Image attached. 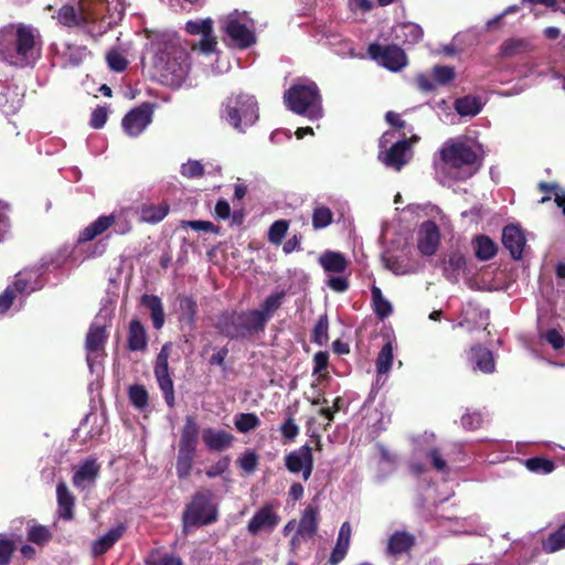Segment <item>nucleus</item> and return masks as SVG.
I'll return each mask as SVG.
<instances>
[{
	"mask_svg": "<svg viewBox=\"0 0 565 565\" xmlns=\"http://www.w3.org/2000/svg\"><path fill=\"white\" fill-rule=\"evenodd\" d=\"M532 50L530 41L525 39H509L500 47V55L503 57H513Z\"/></svg>",
	"mask_w": 565,
	"mask_h": 565,
	"instance_id": "obj_36",
	"label": "nucleus"
},
{
	"mask_svg": "<svg viewBox=\"0 0 565 565\" xmlns=\"http://www.w3.org/2000/svg\"><path fill=\"white\" fill-rule=\"evenodd\" d=\"M115 222V216L111 215H104L99 216L96 221H94L90 225L85 227L79 236V242H89L94 239L97 235H100L106 230H108Z\"/></svg>",
	"mask_w": 565,
	"mask_h": 565,
	"instance_id": "obj_29",
	"label": "nucleus"
},
{
	"mask_svg": "<svg viewBox=\"0 0 565 565\" xmlns=\"http://www.w3.org/2000/svg\"><path fill=\"white\" fill-rule=\"evenodd\" d=\"M121 0H77L76 6H63L57 20L65 26L78 28L90 36L104 34L121 17Z\"/></svg>",
	"mask_w": 565,
	"mask_h": 565,
	"instance_id": "obj_1",
	"label": "nucleus"
},
{
	"mask_svg": "<svg viewBox=\"0 0 565 565\" xmlns=\"http://www.w3.org/2000/svg\"><path fill=\"white\" fill-rule=\"evenodd\" d=\"M435 436L433 434H424L414 439L415 452L425 455L431 459V463L438 471L446 469V461L440 457L438 450L434 447Z\"/></svg>",
	"mask_w": 565,
	"mask_h": 565,
	"instance_id": "obj_22",
	"label": "nucleus"
},
{
	"mask_svg": "<svg viewBox=\"0 0 565 565\" xmlns=\"http://www.w3.org/2000/svg\"><path fill=\"white\" fill-rule=\"evenodd\" d=\"M279 521L280 518L274 507L271 504H265L249 520L247 531L252 535H257L262 532L270 533L278 525Z\"/></svg>",
	"mask_w": 565,
	"mask_h": 565,
	"instance_id": "obj_18",
	"label": "nucleus"
},
{
	"mask_svg": "<svg viewBox=\"0 0 565 565\" xmlns=\"http://www.w3.org/2000/svg\"><path fill=\"white\" fill-rule=\"evenodd\" d=\"M282 298H284V292L271 294L264 300L260 308L255 311L263 313V316L266 317V322H267L268 319L271 317L273 312L280 307Z\"/></svg>",
	"mask_w": 565,
	"mask_h": 565,
	"instance_id": "obj_45",
	"label": "nucleus"
},
{
	"mask_svg": "<svg viewBox=\"0 0 565 565\" xmlns=\"http://www.w3.org/2000/svg\"><path fill=\"white\" fill-rule=\"evenodd\" d=\"M351 526L349 522H344L339 531L335 547L331 554L330 562L337 564L343 559L350 545Z\"/></svg>",
	"mask_w": 565,
	"mask_h": 565,
	"instance_id": "obj_33",
	"label": "nucleus"
},
{
	"mask_svg": "<svg viewBox=\"0 0 565 565\" xmlns=\"http://www.w3.org/2000/svg\"><path fill=\"white\" fill-rule=\"evenodd\" d=\"M171 352V344L166 343L157 355L154 363V375L167 404L172 407L174 404L173 382L169 373L168 360Z\"/></svg>",
	"mask_w": 565,
	"mask_h": 565,
	"instance_id": "obj_13",
	"label": "nucleus"
},
{
	"mask_svg": "<svg viewBox=\"0 0 565 565\" xmlns=\"http://www.w3.org/2000/svg\"><path fill=\"white\" fill-rule=\"evenodd\" d=\"M371 297L374 313L381 320L387 318L392 313L393 307L392 303L383 296L382 290L376 285L371 287Z\"/></svg>",
	"mask_w": 565,
	"mask_h": 565,
	"instance_id": "obj_38",
	"label": "nucleus"
},
{
	"mask_svg": "<svg viewBox=\"0 0 565 565\" xmlns=\"http://www.w3.org/2000/svg\"><path fill=\"white\" fill-rule=\"evenodd\" d=\"M288 230V222L285 220L276 221L271 224L269 232H268V239L273 244H280L284 239L286 233Z\"/></svg>",
	"mask_w": 565,
	"mask_h": 565,
	"instance_id": "obj_51",
	"label": "nucleus"
},
{
	"mask_svg": "<svg viewBox=\"0 0 565 565\" xmlns=\"http://www.w3.org/2000/svg\"><path fill=\"white\" fill-rule=\"evenodd\" d=\"M221 24L234 45L245 49L255 42L254 23L245 13L232 12L221 20Z\"/></svg>",
	"mask_w": 565,
	"mask_h": 565,
	"instance_id": "obj_9",
	"label": "nucleus"
},
{
	"mask_svg": "<svg viewBox=\"0 0 565 565\" xmlns=\"http://www.w3.org/2000/svg\"><path fill=\"white\" fill-rule=\"evenodd\" d=\"M257 455L254 451H246L239 459H238V466L244 471L250 473L253 472L257 467Z\"/></svg>",
	"mask_w": 565,
	"mask_h": 565,
	"instance_id": "obj_61",
	"label": "nucleus"
},
{
	"mask_svg": "<svg viewBox=\"0 0 565 565\" xmlns=\"http://www.w3.org/2000/svg\"><path fill=\"white\" fill-rule=\"evenodd\" d=\"M234 424L239 433H248L260 425L259 418L253 413H242L235 416Z\"/></svg>",
	"mask_w": 565,
	"mask_h": 565,
	"instance_id": "obj_43",
	"label": "nucleus"
},
{
	"mask_svg": "<svg viewBox=\"0 0 565 565\" xmlns=\"http://www.w3.org/2000/svg\"><path fill=\"white\" fill-rule=\"evenodd\" d=\"M525 466L530 471L541 473H551L555 468L552 460L544 458H530L525 461Z\"/></svg>",
	"mask_w": 565,
	"mask_h": 565,
	"instance_id": "obj_50",
	"label": "nucleus"
},
{
	"mask_svg": "<svg viewBox=\"0 0 565 565\" xmlns=\"http://www.w3.org/2000/svg\"><path fill=\"white\" fill-rule=\"evenodd\" d=\"M200 427L193 416H186L181 430L175 462L177 476L185 479L190 476L199 445Z\"/></svg>",
	"mask_w": 565,
	"mask_h": 565,
	"instance_id": "obj_6",
	"label": "nucleus"
},
{
	"mask_svg": "<svg viewBox=\"0 0 565 565\" xmlns=\"http://www.w3.org/2000/svg\"><path fill=\"white\" fill-rule=\"evenodd\" d=\"M466 259L462 254L454 252L445 260V271L449 277L456 278L457 274L465 268Z\"/></svg>",
	"mask_w": 565,
	"mask_h": 565,
	"instance_id": "obj_46",
	"label": "nucleus"
},
{
	"mask_svg": "<svg viewBox=\"0 0 565 565\" xmlns=\"http://www.w3.org/2000/svg\"><path fill=\"white\" fill-rule=\"evenodd\" d=\"M11 287L13 288L17 295L21 296H28L40 288V286L33 279V274L31 273L18 274Z\"/></svg>",
	"mask_w": 565,
	"mask_h": 565,
	"instance_id": "obj_41",
	"label": "nucleus"
},
{
	"mask_svg": "<svg viewBox=\"0 0 565 565\" xmlns=\"http://www.w3.org/2000/svg\"><path fill=\"white\" fill-rule=\"evenodd\" d=\"M285 104L291 111L316 120L322 117L321 96L315 82L300 79L284 95Z\"/></svg>",
	"mask_w": 565,
	"mask_h": 565,
	"instance_id": "obj_5",
	"label": "nucleus"
},
{
	"mask_svg": "<svg viewBox=\"0 0 565 565\" xmlns=\"http://www.w3.org/2000/svg\"><path fill=\"white\" fill-rule=\"evenodd\" d=\"M58 513L63 519L70 520L73 516L74 497L64 482L56 486Z\"/></svg>",
	"mask_w": 565,
	"mask_h": 565,
	"instance_id": "obj_32",
	"label": "nucleus"
},
{
	"mask_svg": "<svg viewBox=\"0 0 565 565\" xmlns=\"http://www.w3.org/2000/svg\"><path fill=\"white\" fill-rule=\"evenodd\" d=\"M414 544V537L402 531L393 533L387 542V553L392 556H398L409 551Z\"/></svg>",
	"mask_w": 565,
	"mask_h": 565,
	"instance_id": "obj_27",
	"label": "nucleus"
},
{
	"mask_svg": "<svg viewBox=\"0 0 565 565\" xmlns=\"http://www.w3.org/2000/svg\"><path fill=\"white\" fill-rule=\"evenodd\" d=\"M150 51L159 81L172 88L180 87L190 71L189 44L173 33H162L151 40Z\"/></svg>",
	"mask_w": 565,
	"mask_h": 565,
	"instance_id": "obj_2",
	"label": "nucleus"
},
{
	"mask_svg": "<svg viewBox=\"0 0 565 565\" xmlns=\"http://www.w3.org/2000/svg\"><path fill=\"white\" fill-rule=\"evenodd\" d=\"M215 520L216 509L215 505L212 503L211 493H196L184 512V527L209 524L214 522Z\"/></svg>",
	"mask_w": 565,
	"mask_h": 565,
	"instance_id": "obj_11",
	"label": "nucleus"
},
{
	"mask_svg": "<svg viewBox=\"0 0 565 565\" xmlns=\"http://www.w3.org/2000/svg\"><path fill=\"white\" fill-rule=\"evenodd\" d=\"M439 231L435 223L425 222L418 231V249L423 255H433L439 244Z\"/></svg>",
	"mask_w": 565,
	"mask_h": 565,
	"instance_id": "obj_23",
	"label": "nucleus"
},
{
	"mask_svg": "<svg viewBox=\"0 0 565 565\" xmlns=\"http://www.w3.org/2000/svg\"><path fill=\"white\" fill-rule=\"evenodd\" d=\"M562 548H565V524L551 533L543 542V550L547 553H554Z\"/></svg>",
	"mask_w": 565,
	"mask_h": 565,
	"instance_id": "obj_42",
	"label": "nucleus"
},
{
	"mask_svg": "<svg viewBox=\"0 0 565 565\" xmlns=\"http://www.w3.org/2000/svg\"><path fill=\"white\" fill-rule=\"evenodd\" d=\"M483 422L482 415L479 412H467L461 417V424L467 429H477Z\"/></svg>",
	"mask_w": 565,
	"mask_h": 565,
	"instance_id": "obj_62",
	"label": "nucleus"
},
{
	"mask_svg": "<svg viewBox=\"0 0 565 565\" xmlns=\"http://www.w3.org/2000/svg\"><path fill=\"white\" fill-rule=\"evenodd\" d=\"M393 343L392 341H387L383 348L381 349L377 359H376V372H377V379L376 383L380 382L381 377L383 375H386L393 364Z\"/></svg>",
	"mask_w": 565,
	"mask_h": 565,
	"instance_id": "obj_39",
	"label": "nucleus"
},
{
	"mask_svg": "<svg viewBox=\"0 0 565 565\" xmlns=\"http://www.w3.org/2000/svg\"><path fill=\"white\" fill-rule=\"evenodd\" d=\"M230 468V458L228 457H222L217 461H215L213 465H211L205 473L209 478H215L218 476H222L225 471H227Z\"/></svg>",
	"mask_w": 565,
	"mask_h": 565,
	"instance_id": "obj_59",
	"label": "nucleus"
},
{
	"mask_svg": "<svg viewBox=\"0 0 565 565\" xmlns=\"http://www.w3.org/2000/svg\"><path fill=\"white\" fill-rule=\"evenodd\" d=\"M328 319L327 317H320L313 329V340L318 344H323L328 340Z\"/></svg>",
	"mask_w": 565,
	"mask_h": 565,
	"instance_id": "obj_57",
	"label": "nucleus"
},
{
	"mask_svg": "<svg viewBox=\"0 0 565 565\" xmlns=\"http://www.w3.org/2000/svg\"><path fill=\"white\" fill-rule=\"evenodd\" d=\"M125 526L117 525L109 530L105 535L96 540L93 544L94 555H102L107 552L124 534Z\"/></svg>",
	"mask_w": 565,
	"mask_h": 565,
	"instance_id": "obj_31",
	"label": "nucleus"
},
{
	"mask_svg": "<svg viewBox=\"0 0 565 565\" xmlns=\"http://www.w3.org/2000/svg\"><path fill=\"white\" fill-rule=\"evenodd\" d=\"M28 539L32 543L42 545L50 541L51 532L43 525H33L29 529Z\"/></svg>",
	"mask_w": 565,
	"mask_h": 565,
	"instance_id": "obj_52",
	"label": "nucleus"
},
{
	"mask_svg": "<svg viewBox=\"0 0 565 565\" xmlns=\"http://www.w3.org/2000/svg\"><path fill=\"white\" fill-rule=\"evenodd\" d=\"M147 334L143 326L138 320H132L129 326L128 348L131 351H141L147 348Z\"/></svg>",
	"mask_w": 565,
	"mask_h": 565,
	"instance_id": "obj_34",
	"label": "nucleus"
},
{
	"mask_svg": "<svg viewBox=\"0 0 565 565\" xmlns=\"http://www.w3.org/2000/svg\"><path fill=\"white\" fill-rule=\"evenodd\" d=\"M141 302L150 310L153 327L161 329L164 324V312L160 298L153 295H145Z\"/></svg>",
	"mask_w": 565,
	"mask_h": 565,
	"instance_id": "obj_35",
	"label": "nucleus"
},
{
	"mask_svg": "<svg viewBox=\"0 0 565 565\" xmlns=\"http://www.w3.org/2000/svg\"><path fill=\"white\" fill-rule=\"evenodd\" d=\"M129 398L136 407L142 408L148 403V393L143 386L135 385L129 390Z\"/></svg>",
	"mask_w": 565,
	"mask_h": 565,
	"instance_id": "obj_55",
	"label": "nucleus"
},
{
	"mask_svg": "<svg viewBox=\"0 0 565 565\" xmlns=\"http://www.w3.org/2000/svg\"><path fill=\"white\" fill-rule=\"evenodd\" d=\"M108 312L100 311L93 321L86 335V361L92 372L99 366L98 359L104 353V347L107 340V319Z\"/></svg>",
	"mask_w": 565,
	"mask_h": 565,
	"instance_id": "obj_10",
	"label": "nucleus"
},
{
	"mask_svg": "<svg viewBox=\"0 0 565 565\" xmlns=\"http://www.w3.org/2000/svg\"><path fill=\"white\" fill-rule=\"evenodd\" d=\"M319 264L328 274H344L349 266L345 256L333 250L322 253L319 257Z\"/></svg>",
	"mask_w": 565,
	"mask_h": 565,
	"instance_id": "obj_25",
	"label": "nucleus"
},
{
	"mask_svg": "<svg viewBox=\"0 0 565 565\" xmlns=\"http://www.w3.org/2000/svg\"><path fill=\"white\" fill-rule=\"evenodd\" d=\"M266 324V317L255 310L232 312L223 315L217 328L228 338H244L255 331L262 330Z\"/></svg>",
	"mask_w": 565,
	"mask_h": 565,
	"instance_id": "obj_7",
	"label": "nucleus"
},
{
	"mask_svg": "<svg viewBox=\"0 0 565 565\" xmlns=\"http://www.w3.org/2000/svg\"><path fill=\"white\" fill-rule=\"evenodd\" d=\"M541 337L546 340L555 350L562 349L565 344L564 337L556 329H550Z\"/></svg>",
	"mask_w": 565,
	"mask_h": 565,
	"instance_id": "obj_63",
	"label": "nucleus"
},
{
	"mask_svg": "<svg viewBox=\"0 0 565 565\" xmlns=\"http://www.w3.org/2000/svg\"><path fill=\"white\" fill-rule=\"evenodd\" d=\"M147 565H182V562L179 557L154 551L148 556Z\"/></svg>",
	"mask_w": 565,
	"mask_h": 565,
	"instance_id": "obj_49",
	"label": "nucleus"
},
{
	"mask_svg": "<svg viewBox=\"0 0 565 565\" xmlns=\"http://www.w3.org/2000/svg\"><path fill=\"white\" fill-rule=\"evenodd\" d=\"M455 109L460 116H476L482 109V104L479 98L473 96H465L455 102Z\"/></svg>",
	"mask_w": 565,
	"mask_h": 565,
	"instance_id": "obj_40",
	"label": "nucleus"
},
{
	"mask_svg": "<svg viewBox=\"0 0 565 565\" xmlns=\"http://www.w3.org/2000/svg\"><path fill=\"white\" fill-rule=\"evenodd\" d=\"M433 77L436 83L446 85L455 77V71L450 66H435L433 68Z\"/></svg>",
	"mask_w": 565,
	"mask_h": 565,
	"instance_id": "obj_56",
	"label": "nucleus"
},
{
	"mask_svg": "<svg viewBox=\"0 0 565 565\" xmlns=\"http://www.w3.org/2000/svg\"><path fill=\"white\" fill-rule=\"evenodd\" d=\"M414 142L417 140L413 138ZM411 140L395 141L388 149L381 150L379 159L388 168L399 171L412 158Z\"/></svg>",
	"mask_w": 565,
	"mask_h": 565,
	"instance_id": "obj_16",
	"label": "nucleus"
},
{
	"mask_svg": "<svg viewBox=\"0 0 565 565\" xmlns=\"http://www.w3.org/2000/svg\"><path fill=\"white\" fill-rule=\"evenodd\" d=\"M202 441L207 450L221 452L232 446L234 436L224 429L206 427L202 430Z\"/></svg>",
	"mask_w": 565,
	"mask_h": 565,
	"instance_id": "obj_21",
	"label": "nucleus"
},
{
	"mask_svg": "<svg viewBox=\"0 0 565 565\" xmlns=\"http://www.w3.org/2000/svg\"><path fill=\"white\" fill-rule=\"evenodd\" d=\"M106 58L108 66L115 72H122L127 67L126 58L117 51H110Z\"/></svg>",
	"mask_w": 565,
	"mask_h": 565,
	"instance_id": "obj_60",
	"label": "nucleus"
},
{
	"mask_svg": "<svg viewBox=\"0 0 565 565\" xmlns=\"http://www.w3.org/2000/svg\"><path fill=\"white\" fill-rule=\"evenodd\" d=\"M469 361L473 365V369L483 373H492L495 367L491 351L481 345H476L470 349Z\"/></svg>",
	"mask_w": 565,
	"mask_h": 565,
	"instance_id": "obj_26",
	"label": "nucleus"
},
{
	"mask_svg": "<svg viewBox=\"0 0 565 565\" xmlns=\"http://www.w3.org/2000/svg\"><path fill=\"white\" fill-rule=\"evenodd\" d=\"M154 106L143 103L130 110L122 119V128L130 137L139 136L152 121Z\"/></svg>",
	"mask_w": 565,
	"mask_h": 565,
	"instance_id": "obj_15",
	"label": "nucleus"
},
{
	"mask_svg": "<svg viewBox=\"0 0 565 565\" xmlns=\"http://www.w3.org/2000/svg\"><path fill=\"white\" fill-rule=\"evenodd\" d=\"M223 117L235 129L244 131L258 119L257 103L249 95L230 97L225 103Z\"/></svg>",
	"mask_w": 565,
	"mask_h": 565,
	"instance_id": "obj_8",
	"label": "nucleus"
},
{
	"mask_svg": "<svg viewBox=\"0 0 565 565\" xmlns=\"http://www.w3.org/2000/svg\"><path fill=\"white\" fill-rule=\"evenodd\" d=\"M115 222V216L111 215H104L99 216L96 221H94L90 225L85 227L79 236V242H89L94 239L97 235H100L106 230H108Z\"/></svg>",
	"mask_w": 565,
	"mask_h": 565,
	"instance_id": "obj_28",
	"label": "nucleus"
},
{
	"mask_svg": "<svg viewBox=\"0 0 565 565\" xmlns=\"http://www.w3.org/2000/svg\"><path fill=\"white\" fill-rule=\"evenodd\" d=\"M73 484L79 490L93 487L99 475V465L95 459L88 458L73 468Z\"/></svg>",
	"mask_w": 565,
	"mask_h": 565,
	"instance_id": "obj_20",
	"label": "nucleus"
},
{
	"mask_svg": "<svg viewBox=\"0 0 565 565\" xmlns=\"http://www.w3.org/2000/svg\"><path fill=\"white\" fill-rule=\"evenodd\" d=\"M385 267L395 275L413 274L417 270L414 264H409L396 257H386L384 259Z\"/></svg>",
	"mask_w": 565,
	"mask_h": 565,
	"instance_id": "obj_44",
	"label": "nucleus"
},
{
	"mask_svg": "<svg viewBox=\"0 0 565 565\" xmlns=\"http://www.w3.org/2000/svg\"><path fill=\"white\" fill-rule=\"evenodd\" d=\"M180 172L189 179L200 178L205 172V166L199 160H189L181 166Z\"/></svg>",
	"mask_w": 565,
	"mask_h": 565,
	"instance_id": "obj_48",
	"label": "nucleus"
},
{
	"mask_svg": "<svg viewBox=\"0 0 565 565\" xmlns=\"http://www.w3.org/2000/svg\"><path fill=\"white\" fill-rule=\"evenodd\" d=\"M367 53L377 64L392 72H398L407 65L405 52L397 45L370 44Z\"/></svg>",
	"mask_w": 565,
	"mask_h": 565,
	"instance_id": "obj_12",
	"label": "nucleus"
},
{
	"mask_svg": "<svg viewBox=\"0 0 565 565\" xmlns=\"http://www.w3.org/2000/svg\"><path fill=\"white\" fill-rule=\"evenodd\" d=\"M14 551V542L6 534H0V565H7Z\"/></svg>",
	"mask_w": 565,
	"mask_h": 565,
	"instance_id": "obj_54",
	"label": "nucleus"
},
{
	"mask_svg": "<svg viewBox=\"0 0 565 565\" xmlns=\"http://www.w3.org/2000/svg\"><path fill=\"white\" fill-rule=\"evenodd\" d=\"M188 33L193 35H201L202 39L198 44L201 52L209 54L214 52L216 46L215 38L213 36V21L212 19H203L196 21H189L185 24Z\"/></svg>",
	"mask_w": 565,
	"mask_h": 565,
	"instance_id": "obj_19",
	"label": "nucleus"
},
{
	"mask_svg": "<svg viewBox=\"0 0 565 565\" xmlns=\"http://www.w3.org/2000/svg\"><path fill=\"white\" fill-rule=\"evenodd\" d=\"M439 154V172L454 180H466L479 170L482 149L472 140L450 139L443 145Z\"/></svg>",
	"mask_w": 565,
	"mask_h": 565,
	"instance_id": "obj_4",
	"label": "nucleus"
},
{
	"mask_svg": "<svg viewBox=\"0 0 565 565\" xmlns=\"http://www.w3.org/2000/svg\"><path fill=\"white\" fill-rule=\"evenodd\" d=\"M282 437L288 441H294L299 435V426L292 417H288L280 426Z\"/></svg>",
	"mask_w": 565,
	"mask_h": 565,
	"instance_id": "obj_58",
	"label": "nucleus"
},
{
	"mask_svg": "<svg viewBox=\"0 0 565 565\" xmlns=\"http://www.w3.org/2000/svg\"><path fill=\"white\" fill-rule=\"evenodd\" d=\"M285 465L289 472L302 475V479L307 481L313 470L312 449L308 445H303L296 450L290 451L285 457Z\"/></svg>",
	"mask_w": 565,
	"mask_h": 565,
	"instance_id": "obj_17",
	"label": "nucleus"
},
{
	"mask_svg": "<svg viewBox=\"0 0 565 565\" xmlns=\"http://www.w3.org/2000/svg\"><path fill=\"white\" fill-rule=\"evenodd\" d=\"M169 210L167 202L146 203L140 207V217L146 223H159L168 215Z\"/></svg>",
	"mask_w": 565,
	"mask_h": 565,
	"instance_id": "obj_30",
	"label": "nucleus"
},
{
	"mask_svg": "<svg viewBox=\"0 0 565 565\" xmlns=\"http://www.w3.org/2000/svg\"><path fill=\"white\" fill-rule=\"evenodd\" d=\"M475 255L480 260H489L495 256L497 244L488 236L480 235L473 241Z\"/></svg>",
	"mask_w": 565,
	"mask_h": 565,
	"instance_id": "obj_37",
	"label": "nucleus"
},
{
	"mask_svg": "<svg viewBox=\"0 0 565 565\" xmlns=\"http://www.w3.org/2000/svg\"><path fill=\"white\" fill-rule=\"evenodd\" d=\"M405 42L417 43L423 36V30L415 23H404L399 26Z\"/></svg>",
	"mask_w": 565,
	"mask_h": 565,
	"instance_id": "obj_53",
	"label": "nucleus"
},
{
	"mask_svg": "<svg viewBox=\"0 0 565 565\" xmlns=\"http://www.w3.org/2000/svg\"><path fill=\"white\" fill-rule=\"evenodd\" d=\"M332 222V212L326 206H318L313 210L312 225L315 228H324Z\"/></svg>",
	"mask_w": 565,
	"mask_h": 565,
	"instance_id": "obj_47",
	"label": "nucleus"
},
{
	"mask_svg": "<svg viewBox=\"0 0 565 565\" xmlns=\"http://www.w3.org/2000/svg\"><path fill=\"white\" fill-rule=\"evenodd\" d=\"M327 285L337 292H344L349 288V280L342 274H338V276H330Z\"/></svg>",
	"mask_w": 565,
	"mask_h": 565,
	"instance_id": "obj_64",
	"label": "nucleus"
},
{
	"mask_svg": "<svg viewBox=\"0 0 565 565\" xmlns=\"http://www.w3.org/2000/svg\"><path fill=\"white\" fill-rule=\"evenodd\" d=\"M318 525V511L313 507H308L297 523L296 521H289L284 529L285 535L297 527L295 536L291 539L292 548H297L301 541L312 537L317 531Z\"/></svg>",
	"mask_w": 565,
	"mask_h": 565,
	"instance_id": "obj_14",
	"label": "nucleus"
},
{
	"mask_svg": "<svg viewBox=\"0 0 565 565\" xmlns=\"http://www.w3.org/2000/svg\"><path fill=\"white\" fill-rule=\"evenodd\" d=\"M42 39L30 24L11 23L0 29V55L17 67L33 66L41 56Z\"/></svg>",
	"mask_w": 565,
	"mask_h": 565,
	"instance_id": "obj_3",
	"label": "nucleus"
},
{
	"mask_svg": "<svg viewBox=\"0 0 565 565\" xmlns=\"http://www.w3.org/2000/svg\"><path fill=\"white\" fill-rule=\"evenodd\" d=\"M502 243L514 259L522 257L525 246V236L519 226H505L502 233Z\"/></svg>",
	"mask_w": 565,
	"mask_h": 565,
	"instance_id": "obj_24",
	"label": "nucleus"
}]
</instances>
